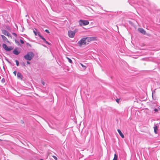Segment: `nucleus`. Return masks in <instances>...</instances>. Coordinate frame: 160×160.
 Segmentation results:
<instances>
[{"mask_svg":"<svg viewBox=\"0 0 160 160\" xmlns=\"http://www.w3.org/2000/svg\"><path fill=\"white\" fill-rule=\"evenodd\" d=\"M85 38H86V40H87V41L88 42L92 41L90 37H88Z\"/></svg>","mask_w":160,"mask_h":160,"instance_id":"14","label":"nucleus"},{"mask_svg":"<svg viewBox=\"0 0 160 160\" xmlns=\"http://www.w3.org/2000/svg\"><path fill=\"white\" fill-rule=\"evenodd\" d=\"M86 38H82L78 42V44L79 47H81L82 45H86Z\"/></svg>","mask_w":160,"mask_h":160,"instance_id":"2","label":"nucleus"},{"mask_svg":"<svg viewBox=\"0 0 160 160\" xmlns=\"http://www.w3.org/2000/svg\"><path fill=\"white\" fill-rule=\"evenodd\" d=\"M23 66H25V64L24 63L23 64Z\"/></svg>","mask_w":160,"mask_h":160,"instance_id":"37","label":"nucleus"},{"mask_svg":"<svg viewBox=\"0 0 160 160\" xmlns=\"http://www.w3.org/2000/svg\"><path fill=\"white\" fill-rule=\"evenodd\" d=\"M80 64L81 65V66L84 69H85L86 67H85V66H84V65H83L81 63H80Z\"/></svg>","mask_w":160,"mask_h":160,"instance_id":"20","label":"nucleus"},{"mask_svg":"<svg viewBox=\"0 0 160 160\" xmlns=\"http://www.w3.org/2000/svg\"><path fill=\"white\" fill-rule=\"evenodd\" d=\"M20 42H21L22 44H23V43H24V41H23V40H22V39H20Z\"/></svg>","mask_w":160,"mask_h":160,"instance_id":"21","label":"nucleus"},{"mask_svg":"<svg viewBox=\"0 0 160 160\" xmlns=\"http://www.w3.org/2000/svg\"><path fill=\"white\" fill-rule=\"evenodd\" d=\"M1 36L2 38V39L4 40H5L7 38H6L4 35H1Z\"/></svg>","mask_w":160,"mask_h":160,"instance_id":"18","label":"nucleus"},{"mask_svg":"<svg viewBox=\"0 0 160 160\" xmlns=\"http://www.w3.org/2000/svg\"><path fill=\"white\" fill-rule=\"evenodd\" d=\"M16 73H17V72L16 71H15L13 72V73L14 74V75L15 76H16Z\"/></svg>","mask_w":160,"mask_h":160,"instance_id":"25","label":"nucleus"},{"mask_svg":"<svg viewBox=\"0 0 160 160\" xmlns=\"http://www.w3.org/2000/svg\"><path fill=\"white\" fill-rule=\"evenodd\" d=\"M152 98H153V99H154V100H155L156 99V97H154V95H153V92H152Z\"/></svg>","mask_w":160,"mask_h":160,"instance_id":"22","label":"nucleus"},{"mask_svg":"<svg viewBox=\"0 0 160 160\" xmlns=\"http://www.w3.org/2000/svg\"><path fill=\"white\" fill-rule=\"evenodd\" d=\"M154 111L155 112H157L158 111V110L156 108H155L154 109Z\"/></svg>","mask_w":160,"mask_h":160,"instance_id":"30","label":"nucleus"},{"mask_svg":"<svg viewBox=\"0 0 160 160\" xmlns=\"http://www.w3.org/2000/svg\"><path fill=\"white\" fill-rule=\"evenodd\" d=\"M79 23L80 26H85L88 25L89 22L87 20H80L78 22Z\"/></svg>","mask_w":160,"mask_h":160,"instance_id":"3","label":"nucleus"},{"mask_svg":"<svg viewBox=\"0 0 160 160\" xmlns=\"http://www.w3.org/2000/svg\"><path fill=\"white\" fill-rule=\"evenodd\" d=\"M90 37L92 41L96 40H97V37Z\"/></svg>","mask_w":160,"mask_h":160,"instance_id":"13","label":"nucleus"},{"mask_svg":"<svg viewBox=\"0 0 160 160\" xmlns=\"http://www.w3.org/2000/svg\"><path fill=\"white\" fill-rule=\"evenodd\" d=\"M45 31L46 32H47V33H50V32H49V30H48V29H46V30H45Z\"/></svg>","mask_w":160,"mask_h":160,"instance_id":"27","label":"nucleus"},{"mask_svg":"<svg viewBox=\"0 0 160 160\" xmlns=\"http://www.w3.org/2000/svg\"><path fill=\"white\" fill-rule=\"evenodd\" d=\"M3 48L7 51H10L12 49V48L11 47L8 48V46L5 44H3L2 45Z\"/></svg>","mask_w":160,"mask_h":160,"instance_id":"5","label":"nucleus"},{"mask_svg":"<svg viewBox=\"0 0 160 160\" xmlns=\"http://www.w3.org/2000/svg\"><path fill=\"white\" fill-rule=\"evenodd\" d=\"M15 62H16V65L17 66H18L19 64V62L17 60H16Z\"/></svg>","mask_w":160,"mask_h":160,"instance_id":"19","label":"nucleus"},{"mask_svg":"<svg viewBox=\"0 0 160 160\" xmlns=\"http://www.w3.org/2000/svg\"><path fill=\"white\" fill-rule=\"evenodd\" d=\"M8 61V62H9V63H10V62L9 61Z\"/></svg>","mask_w":160,"mask_h":160,"instance_id":"36","label":"nucleus"},{"mask_svg":"<svg viewBox=\"0 0 160 160\" xmlns=\"http://www.w3.org/2000/svg\"><path fill=\"white\" fill-rule=\"evenodd\" d=\"M75 32L74 31H72L71 30L68 31V35L69 37L70 38H73L74 37Z\"/></svg>","mask_w":160,"mask_h":160,"instance_id":"4","label":"nucleus"},{"mask_svg":"<svg viewBox=\"0 0 160 160\" xmlns=\"http://www.w3.org/2000/svg\"><path fill=\"white\" fill-rule=\"evenodd\" d=\"M13 52L14 54L16 55H18L19 53V52H18V51L15 49L14 50Z\"/></svg>","mask_w":160,"mask_h":160,"instance_id":"11","label":"nucleus"},{"mask_svg":"<svg viewBox=\"0 0 160 160\" xmlns=\"http://www.w3.org/2000/svg\"><path fill=\"white\" fill-rule=\"evenodd\" d=\"M119 100H120V99H116V101L118 103H119Z\"/></svg>","mask_w":160,"mask_h":160,"instance_id":"26","label":"nucleus"},{"mask_svg":"<svg viewBox=\"0 0 160 160\" xmlns=\"http://www.w3.org/2000/svg\"><path fill=\"white\" fill-rule=\"evenodd\" d=\"M138 30L140 32L143 34H145L146 33V32L142 28H139L138 29Z\"/></svg>","mask_w":160,"mask_h":160,"instance_id":"8","label":"nucleus"},{"mask_svg":"<svg viewBox=\"0 0 160 160\" xmlns=\"http://www.w3.org/2000/svg\"><path fill=\"white\" fill-rule=\"evenodd\" d=\"M12 34L13 35H14V36H15V37H17V34H16V33H14V32H13V33H12Z\"/></svg>","mask_w":160,"mask_h":160,"instance_id":"23","label":"nucleus"},{"mask_svg":"<svg viewBox=\"0 0 160 160\" xmlns=\"http://www.w3.org/2000/svg\"><path fill=\"white\" fill-rule=\"evenodd\" d=\"M66 58L68 60V62L71 63H72V61L70 58H68V57H66Z\"/></svg>","mask_w":160,"mask_h":160,"instance_id":"16","label":"nucleus"},{"mask_svg":"<svg viewBox=\"0 0 160 160\" xmlns=\"http://www.w3.org/2000/svg\"><path fill=\"white\" fill-rule=\"evenodd\" d=\"M158 109L160 110V106H159L158 108Z\"/></svg>","mask_w":160,"mask_h":160,"instance_id":"34","label":"nucleus"},{"mask_svg":"<svg viewBox=\"0 0 160 160\" xmlns=\"http://www.w3.org/2000/svg\"><path fill=\"white\" fill-rule=\"evenodd\" d=\"M41 83L43 85H45V82L44 81H42V80H41Z\"/></svg>","mask_w":160,"mask_h":160,"instance_id":"24","label":"nucleus"},{"mask_svg":"<svg viewBox=\"0 0 160 160\" xmlns=\"http://www.w3.org/2000/svg\"><path fill=\"white\" fill-rule=\"evenodd\" d=\"M2 33L5 35L9 36L10 35V33L5 30H2Z\"/></svg>","mask_w":160,"mask_h":160,"instance_id":"7","label":"nucleus"},{"mask_svg":"<svg viewBox=\"0 0 160 160\" xmlns=\"http://www.w3.org/2000/svg\"><path fill=\"white\" fill-rule=\"evenodd\" d=\"M45 43H46L48 44V45H50V43H49L48 42V41H45L44 42Z\"/></svg>","mask_w":160,"mask_h":160,"instance_id":"28","label":"nucleus"},{"mask_svg":"<svg viewBox=\"0 0 160 160\" xmlns=\"http://www.w3.org/2000/svg\"><path fill=\"white\" fill-rule=\"evenodd\" d=\"M154 131L155 133H157V131H158V127L157 126L155 125L154 127Z\"/></svg>","mask_w":160,"mask_h":160,"instance_id":"12","label":"nucleus"},{"mask_svg":"<svg viewBox=\"0 0 160 160\" xmlns=\"http://www.w3.org/2000/svg\"><path fill=\"white\" fill-rule=\"evenodd\" d=\"M15 42L16 43H19V42L17 41L16 40H15Z\"/></svg>","mask_w":160,"mask_h":160,"instance_id":"33","label":"nucleus"},{"mask_svg":"<svg viewBox=\"0 0 160 160\" xmlns=\"http://www.w3.org/2000/svg\"><path fill=\"white\" fill-rule=\"evenodd\" d=\"M27 45L29 46H31V45H30V44L29 43H27Z\"/></svg>","mask_w":160,"mask_h":160,"instance_id":"31","label":"nucleus"},{"mask_svg":"<svg viewBox=\"0 0 160 160\" xmlns=\"http://www.w3.org/2000/svg\"><path fill=\"white\" fill-rule=\"evenodd\" d=\"M53 158L56 160H57V158L55 156H53Z\"/></svg>","mask_w":160,"mask_h":160,"instance_id":"29","label":"nucleus"},{"mask_svg":"<svg viewBox=\"0 0 160 160\" xmlns=\"http://www.w3.org/2000/svg\"><path fill=\"white\" fill-rule=\"evenodd\" d=\"M17 76L18 79H20L21 80H22L23 76L21 73L19 72H18L17 74Z\"/></svg>","mask_w":160,"mask_h":160,"instance_id":"6","label":"nucleus"},{"mask_svg":"<svg viewBox=\"0 0 160 160\" xmlns=\"http://www.w3.org/2000/svg\"><path fill=\"white\" fill-rule=\"evenodd\" d=\"M37 31V30L36 29H35V30H34L33 31V32L35 36H36L37 35V34H38V33H37V32H36Z\"/></svg>","mask_w":160,"mask_h":160,"instance_id":"17","label":"nucleus"},{"mask_svg":"<svg viewBox=\"0 0 160 160\" xmlns=\"http://www.w3.org/2000/svg\"><path fill=\"white\" fill-rule=\"evenodd\" d=\"M118 156L116 154H114V156L113 160H117Z\"/></svg>","mask_w":160,"mask_h":160,"instance_id":"15","label":"nucleus"},{"mask_svg":"<svg viewBox=\"0 0 160 160\" xmlns=\"http://www.w3.org/2000/svg\"><path fill=\"white\" fill-rule=\"evenodd\" d=\"M34 56V54L33 52H29L24 56V58L27 60L30 61L33 58Z\"/></svg>","mask_w":160,"mask_h":160,"instance_id":"1","label":"nucleus"},{"mask_svg":"<svg viewBox=\"0 0 160 160\" xmlns=\"http://www.w3.org/2000/svg\"><path fill=\"white\" fill-rule=\"evenodd\" d=\"M27 63L28 64H30V62L29 61H27Z\"/></svg>","mask_w":160,"mask_h":160,"instance_id":"32","label":"nucleus"},{"mask_svg":"<svg viewBox=\"0 0 160 160\" xmlns=\"http://www.w3.org/2000/svg\"><path fill=\"white\" fill-rule=\"evenodd\" d=\"M38 35L40 37V38L43 40V41L44 42L46 41L45 39L40 34V32H38Z\"/></svg>","mask_w":160,"mask_h":160,"instance_id":"10","label":"nucleus"},{"mask_svg":"<svg viewBox=\"0 0 160 160\" xmlns=\"http://www.w3.org/2000/svg\"><path fill=\"white\" fill-rule=\"evenodd\" d=\"M3 80H4V79H3V78L2 79V81H3Z\"/></svg>","mask_w":160,"mask_h":160,"instance_id":"35","label":"nucleus"},{"mask_svg":"<svg viewBox=\"0 0 160 160\" xmlns=\"http://www.w3.org/2000/svg\"><path fill=\"white\" fill-rule=\"evenodd\" d=\"M119 134L121 136V137L122 138H124V135L122 134L121 131H120V130L119 129H118L117 130Z\"/></svg>","mask_w":160,"mask_h":160,"instance_id":"9","label":"nucleus"}]
</instances>
